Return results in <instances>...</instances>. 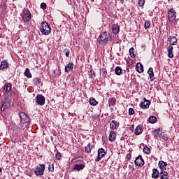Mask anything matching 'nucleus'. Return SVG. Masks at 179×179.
Instances as JSON below:
<instances>
[{
  "instance_id": "f257e3e1",
  "label": "nucleus",
  "mask_w": 179,
  "mask_h": 179,
  "mask_svg": "<svg viewBox=\"0 0 179 179\" xmlns=\"http://www.w3.org/2000/svg\"><path fill=\"white\" fill-rule=\"evenodd\" d=\"M19 116L20 120V129H24V128L30 125V117L24 112H20Z\"/></svg>"
},
{
  "instance_id": "f03ea898",
  "label": "nucleus",
  "mask_w": 179,
  "mask_h": 179,
  "mask_svg": "<svg viewBox=\"0 0 179 179\" xmlns=\"http://www.w3.org/2000/svg\"><path fill=\"white\" fill-rule=\"evenodd\" d=\"M109 40H110V33L107 31H103L101 34H100L99 38H97V41L100 44H106V43H108Z\"/></svg>"
},
{
  "instance_id": "7ed1b4c3",
  "label": "nucleus",
  "mask_w": 179,
  "mask_h": 179,
  "mask_svg": "<svg viewBox=\"0 0 179 179\" xmlns=\"http://www.w3.org/2000/svg\"><path fill=\"white\" fill-rule=\"evenodd\" d=\"M40 30L41 33L45 36H48V34L51 33V27H50V25H48V23L47 22H42L41 24Z\"/></svg>"
},
{
  "instance_id": "20e7f679",
  "label": "nucleus",
  "mask_w": 179,
  "mask_h": 179,
  "mask_svg": "<svg viewBox=\"0 0 179 179\" xmlns=\"http://www.w3.org/2000/svg\"><path fill=\"white\" fill-rule=\"evenodd\" d=\"M44 171H45V165L43 164H38L34 169V172L35 176H43L44 175Z\"/></svg>"
},
{
  "instance_id": "39448f33",
  "label": "nucleus",
  "mask_w": 179,
  "mask_h": 179,
  "mask_svg": "<svg viewBox=\"0 0 179 179\" xmlns=\"http://www.w3.org/2000/svg\"><path fill=\"white\" fill-rule=\"evenodd\" d=\"M22 19L24 22H30V20H31V13H30L29 9H23Z\"/></svg>"
},
{
  "instance_id": "423d86ee",
  "label": "nucleus",
  "mask_w": 179,
  "mask_h": 179,
  "mask_svg": "<svg viewBox=\"0 0 179 179\" xmlns=\"http://www.w3.org/2000/svg\"><path fill=\"white\" fill-rule=\"evenodd\" d=\"M36 106H44L45 104V97L43 94H38L36 96Z\"/></svg>"
},
{
  "instance_id": "0eeeda50",
  "label": "nucleus",
  "mask_w": 179,
  "mask_h": 179,
  "mask_svg": "<svg viewBox=\"0 0 179 179\" xmlns=\"http://www.w3.org/2000/svg\"><path fill=\"white\" fill-rule=\"evenodd\" d=\"M106 155H107V152L106 151V150H104V148H99L98 150V157L96 159L95 162H99L100 160H101V159H103V157H104V156H106Z\"/></svg>"
},
{
  "instance_id": "6e6552de",
  "label": "nucleus",
  "mask_w": 179,
  "mask_h": 179,
  "mask_svg": "<svg viewBox=\"0 0 179 179\" xmlns=\"http://www.w3.org/2000/svg\"><path fill=\"white\" fill-rule=\"evenodd\" d=\"M134 164L138 167H143V166H145V160H143V158L142 157V155H138L135 161Z\"/></svg>"
},
{
  "instance_id": "1a4fd4ad",
  "label": "nucleus",
  "mask_w": 179,
  "mask_h": 179,
  "mask_svg": "<svg viewBox=\"0 0 179 179\" xmlns=\"http://www.w3.org/2000/svg\"><path fill=\"white\" fill-rule=\"evenodd\" d=\"M176 15H177V13L176 12V10L173 8H171L168 11V19H169V20H170V22H173V20L176 17Z\"/></svg>"
},
{
  "instance_id": "9d476101",
  "label": "nucleus",
  "mask_w": 179,
  "mask_h": 179,
  "mask_svg": "<svg viewBox=\"0 0 179 179\" xmlns=\"http://www.w3.org/2000/svg\"><path fill=\"white\" fill-rule=\"evenodd\" d=\"M143 100L144 101L141 103L140 107L141 108H143V110H146L147 108H149L150 101L147 100L146 98H144Z\"/></svg>"
},
{
  "instance_id": "9b49d317",
  "label": "nucleus",
  "mask_w": 179,
  "mask_h": 179,
  "mask_svg": "<svg viewBox=\"0 0 179 179\" xmlns=\"http://www.w3.org/2000/svg\"><path fill=\"white\" fill-rule=\"evenodd\" d=\"M8 68H9V63L6 60H3L0 64V71H6Z\"/></svg>"
},
{
  "instance_id": "f8f14e48",
  "label": "nucleus",
  "mask_w": 179,
  "mask_h": 179,
  "mask_svg": "<svg viewBox=\"0 0 179 179\" xmlns=\"http://www.w3.org/2000/svg\"><path fill=\"white\" fill-rule=\"evenodd\" d=\"M116 138H117V134H115V131H111L109 134L110 142H115Z\"/></svg>"
},
{
  "instance_id": "ddd939ff",
  "label": "nucleus",
  "mask_w": 179,
  "mask_h": 179,
  "mask_svg": "<svg viewBox=\"0 0 179 179\" xmlns=\"http://www.w3.org/2000/svg\"><path fill=\"white\" fill-rule=\"evenodd\" d=\"M158 166L161 171H164V170L166 169V167H167V162H165L164 161H159Z\"/></svg>"
},
{
  "instance_id": "4468645a",
  "label": "nucleus",
  "mask_w": 179,
  "mask_h": 179,
  "mask_svg": "<svg viewBox=\"0 0 179 179\" xmlns=\"http://www.w3.org/2000/svg\"><path fill=\"white\" fill-rule=\"evenodd\" d=\"M159 177H160V172L159 171V170H157V169H153L152 178L157 179V178H159Z\"/></svg>"
},
{
  "instance_id": "2eb2a0df",
  "label": "nucleus",
  "mask_w": 179,
  "mask_h": 179,
  "mask_svg": "<svg viewBox=\"0 0 179 179\" xmlns=\"http://www.w3.org/2000/svg\"><path fill=\"white\" fill-rule=\"evenodd\" d=\"M86 167V164H76L74 165L73 170H76L77 171H81V170H83Z\"/></svg>"
},
{
  "instance_id": "dca6fc26",
  "label": "nucleus",
  "mask_w": 179,
  "mask_h": 179,
  "mask_svg": "<svg viewBox=\"0 0 179 179\" xmlns=\"http://www.w3.org/2000/svg\"><path fill=\"white\" fill-rule=\"evenodd\" d=\"M160 179H169V173L167 171H161L159 172Z\"/></svg>"
},
{
  "instance_id": "f3484780",
  "label": "nucleus",
  "mask_w": 179,
  "mask_h": 179,
  "mask_svg": "<svg viewBox=\"0 0 179 179\" xmlns=\"http://www.w3.org/2000/svg\"><path fill=\"white\" fill-rule=\"evenodd\" d=\"M3 90L5 93H9L12 90V84L10 83H6Z\"/></svg>"
},
{
  "instance_id": "a211bd4d",
  "label": "nucleus",
  "mask_w": 179,
  "mask_h": 179,
  "mask_svg": "<svg viewBox=\"0 0 179 179\" xmlns=\"http://www.w3.org/2000/svg\"><path fill=\"white\" fill-rule=\"evenodd\" d=\"M168 41H169L170 45H176L177 44V38L176 36H170Z\"/></svg>"
},
{
  "instance_id": "6ab92c4d",
  "label": "nucleus",
  "mask_w": 179,
  "mask_h": 179,
  "mask_svg": "<svg viewBox=\"0 0 179 179\" xmlns=\"http://www.w3.org/2000/svg\"><path fill=\"white\" fill-rule=\"evenodd\" d=\"M148 73L150 78L151 82H153V80H155V73H153V69L152 67L148 69Z\"/></svg>"
},
{
  "instance_id": "aec40b11",
  "label": "nucleus",
  "mask_w": 179,
  "mask_h": 179,
  "mask_svg": "<svg viewBox=\"0 0 179 179\" xmlns=\"http://www.w3.org/2000/svg\"><path fill=\"white\" fill-rule=\"evenodd\" d=\"M71 69H73V63H69L67 65H66L64 71L65 72H66L67 73L69 72H71Z\"/></svg>"
},
{
  "instance_id": "412c9836",
  "label": "nucleus",
  "mask_w": 179,
  "mask_h": 179,
  "mask_svg": "<svg viewBox=\"0 0 179 179\" xmlns=\"http://www.w3.org/2000/svg\"><path fill=\"white\" fill-rule=\"evenodd\" d=\"M112 31L114 34H118L120 33V27L117 24H113L112 26Z\"/></svg>"
},
{
  "instance_id": "4be33fe9",
  "label": "nucleus",
  "mask_w": 179,
  "mask_h": 179,
  "mask_svg": "<svg viewBox=\"0 0 179 179\" xmlns=\"http://www.w3.org/2000/svg\"><path fill=\"white\" fill-rule=\"evenodd\" d=\"M162 132H163V131H162L160 130V129H157L152 131V134H153L155 138H160V134H162Z\"/></svg>"
},
{
  "instance_id": "5701e85b",
  "label": "nucleus",
  "mask_w": 179,
  "mask_h": 179,
  "mask_svg": "<svg viewBox=\"0 0 179 179\" xmlns=\"http://www.w3.org/2000/svg\"><path fill=\"white\" fill-rule=\"evenodd\" d=\"M136 69L138 73H142V72H143V65H142L141 63H137Z\"/></svg>"
},
{
  "instance_id": "b1692460",
  "label": "nucleus",
  "mask_w": 179,
  "mask_h": 179,
  "mask_svg": "<svg viewBox=\"0 0 179 179\" xmlns=\"http://www.w3.org/2000/svg\"><path fill=\"white\" fill-rule=\"evenodd\" d=\"M168 50V57L169 58H173L174 57V55L173 54V46L169 45L167 48Z\"/></svg>"
},
{
  "instance_id": "393cba45",
  "label": "nucleus",
  "mask_w": 179,
  "mask_h": 179,
  "mask_svg": "<svg viewBox=\"0 0 179 179\" xmlns=\"http://www.w3.org/2000/svg\"><path fill=\"white\" fill-rule=\"evenodd\" d=\"M115 73L117 75V76H121V75H122V69H121L120 66H117L115 69Z\"/></svg>"
},
{
  "instance_id": "a878e982",
  "label": "nucleus",
  "mask_w": 179,
  "mask_h": 179,
  "mask_svg": "<svg viewBox=\"0 0 179 179\" xmlns=\"http://www.w3.org/2000/svg\"><path fill=\"white\" fill-rule=\"evenodd\" d=\"M100 75L102 78H106V76H107V69L104 67L101 68L100 69Z\"/></svg>"
},
{
  "instance_id": "bb28decb",
  "label": "nucleus",
  "mask_w": 179,
  "mask_h": 179,
  "mask_svg": "<svg viewBox=\"0 0 179 179\" xmlns=\"http://www.w3.org/2000/svg\"><path fill=\"white\" fill-rule=\"evenodd\" d=\"M148 121L150 124H156V122H157V117L155 116H150Z\"/></svg>"
},
{
  "instance_id": "cd10ccee",
  "label": "nucleus",
  "mask_w": 179,
  "mask_h": 179,
  "mask_svg": "<svg viewBox=\"0 0 179 179\" xmlns=\"http://www.w3.org/2000/svg\"><path fill=\"white\" fill-rule=\"evenodd\" d=\"M141 132H142V127H141V125H138L135 129L134 134L135 135H141Z\"/></svg>"
},
{
  "instance_id": "c85d7f7f",
  "label": "nucleus",
  "mask_w": 179,
  "mask_h": 179,
  "mask_svg": "<svg viewBox=\"0 0 179 179\" xmlns=\"http://www.w3.org/2000/svg\"><path fill=\"white\" fill-rule=\"evenodd\" d=\"M159 138L160 139H163L164 142H167V141H169V136H167V134H163V132H161Z\"/></svg>"
},
{
  "instance_id": "c756f323",
  "label": "nucleus",
  "mask_w": 179,
  "mask_h": 179,
  "mask_svg": "<svg viewBox=\"0 0 179 179\" xmlns=\"http://www.w3.org/2000/svg\"><path fill=\"white\" fill-rule=\"evenodd\" d=\"M24 75V76L28 78V79H30V78H31V73H30V70L29 69V68H27L25 69Z\"/></svg>"
},
{
  "instance_id": "7c9ffc66",
  "label": "nucleus",
  "mask_w": 179,
  "mask_h": 179,
  "mask_svg": "<svg viewBox=\"0 0 179 179\" xmlns=\"http://www.w3.org/2000/svg\"><path fill=\"white\" fill-rule=\"evenodd\" d=\"M33 83L35 85V86H38L40 83H41V78H35L33 80Z\"/></svg>"
},
{
  "instance_id": "2f4dec72",
  "label": "nucleus",
  "mask_w": 179,
  "mask_h": 179,
  "mask_svg": "<svg viewBox=\"0 0 179 179\" xmlns=\"http://www.w3.org/2000/svg\"><path fill=\"white\" fill-rule=\"evenodd\" d=\"M92 149H93V145H91L90 143H89L85 147L86 153H90L92 152Z\"/></svg>"
},
{
  "instance_id": "473e14b6",
  "label": "nucleus",
  "mask_w": 179,
  "mask_h": 179,
  "mask_svg": "<svg viewBox=\"0 0 179 179\" xmlns=\"http://www.w3.org/2000/svg\"><path fill=\"white\" fill-rule=\"evenodd\" d=\"M110 129H117V122L115 120H113L110 123Z\"/></svg>"
},
{
  "instance_id": "72a5a7b5",
  "label": "nucleus",
  "mask_w": 179,
  "mask_h": 179,
  "mask_svg": "<svg viewBox=\"0 0 179 179\" xmlns=\"http://www.w3.org/2000/svg\"><path fill=\"white\" fill-rule=\"evenodd\" d=\"M108 103L110 106H115L117 103V99H115V97H112L109 99Z\"/></svg>"
},
{
  "instance_id": "f704fd0d",
  "label": "nucleus",
  "mask_w": 179,
  "mask_h": 179,
  "mask_svg": "<svg viewBox=\"0 0 179 179\" xmlns=\"http://www.w3.org/2000/svg\"><path fill=\"white\" fill-rule=\"evenodd\" d=\"M99 102H97V101H96V99H94V98H90V104L91 106H97Z\"/></svg>"
},
{
  "instance_id": "c9c22d12",
  "label": "nucleus",
  "mask_w": 179,
  "mask_h": 179,
  "mask_svg": "<svg viewBox=\"0 0 179 179\" xmlns=\"http://www.w3.org/2000/svg\"><path fill=\"white\" fill-rule=\"evenodd\" d=\"M134 51H135V48H131L129 49V54H130V57L131 58H135V57H136V55H135V53L134 52Z\"/></svg>"
},
{
  "instance_id": "e433bc0d",
  "label": "nucleus",
  "mask_w": 179,
  "mask_h": 179,
  "mask_svg": "<svg viewBox=\"0 0 179 179\" xmlns=\"http://www.w3.org/2000/svg\"><path fill=\"white\" fill-rule=\"evenodd\" d=\"M143 152L146 155H150V148H149L148 146H145L143 148Z\"/></svg>"
},
{
  "instance_id": "4c0bfd02",
  "label": "nucleus",
  "mask_w": 179,
  "mask_h": 179,
  "mask_svg": "<svg viewBox=\"0 0 179 179\" xmlns=\"http://www.w3.org/2000/svg\"><path fill=\"white\" fill-rule=\"evenodd\" d=\"M63 52L65 54L66 57H67V58H69V54H71V51L69 50V49L65 48Z\"/></svg>"
},
{
  "instance_id": "58836bf2",
  "label": "nucleus",
  "mask_w": 179,
  "mask_h": 179,
  "mask_svg": "<svg viewBox=\"0 0 179 179\" xmlns=\"http://www.w3.org/2000/svg\"><path fill=\"white\" fill-rule=\"evenodd\" d=\"M144 27L145 29H149L150 27V21H145Z\"/></svg>"
},
{
  "instance_id": "ea45409f",
  "label": "nucleus",
  "mask_w": 179,
  "mask_h": 179,
  "mask_svg": "<svg viewBox=\"0 0 179 179\" xmlns=\"http://www.w3.org/2000/svg\"><path fill=\"white\" fill-rule=\"evenodd\" d=\"M49 171H51V173H54V164H50L48 166Z\"/></svg>"
},
{
  "instance_id": "a19ab883",
  "label": "nucleus",
  "mask_w": 179,
  "mask_h": 179,
  "mask_svg": "<svg viewBox=\"0 0 179 179\" xmlns=\"http://www.w3.org/2000/svg\"><path fill=\"white\" fill-rule=\"evenodd\" d=\"M57 160H61V158L62 157V154L61 152H57L55 156Z\"/></svg>"
},
{
  "instance_id": "79ce46f5",
  "label": "nucleus",
  "mask_w": 179,
  "mask_h": 179,
  "mask_svg": "<svg viewBox=\"0 0 179 179\" xmlns=\"http://www.w3.org/2000/svg\"><path fill=\"white\" fill-rule=\"evenodd\" d=\"M135 114V110H134V108H130L129 109V115H134Z\"/></svg>"
},
{
  "instance_id": "37998d69",
  "label": "nucleus",
  "mask_w": 179,
  "mask_h": 179,
  "mask_svg": "<svg viewBox=\"0 0 179 179\" xmlns=\"http://www.w3.org/2000/svg\"><path fill=\"white\" fill-rule=\"evenodd\" d=\"M145 5V0H138V6H143Z\"/></svg>"
},
{
  "instance_id": "c03bdc74",
  "label": "nucleus",
  "mask_w": 179,
  "mask_h": 179,
  "mask_svg": "<svg viewBox=\"0 0 179 179\" xmlns=\"http://www.w3.org/2000/svg\"><path fill=\"white\" fill-rule=\"evenodd\" d=\"M41 9H47V4L45 3H42L41 4Z\"/></svg>"
},
{
  "instance_id": "a18cd8bd",
  "label": "nucleus",
  "mask_w": 179,
  "mask_h": 179,
  "mask_svg": "<svg viewBox=\"0 0 179 179\" xmlns=\"http://www.w3.org/2000/svg\"><path fill=\"white\" fill-rule=\"evenodd\" d=\"M1 106L3 107V108H5L6 110V108H8V103H6V102H3Z\"/></svg>"
},
{
  "instance_id": "49530a36",
  "label": "nucleus",
  "mask_w": 179,
  "mask_h": 179,
  "mask_svg": "<svg viewBox=\"0 0 179 179\" xmlns=\"http://www.w3.org/2000/svg\"><path fill=\"white\" fill-rule=\"evenodd\" d=\"M131 157H132V155H131V153H128V154L127 155V156H126V159H127V160H129L130 159H131Z\"/></svg>"
},
{
  "instance_id": "de8ad7c7",
  "label": "nucleus",
  "mask_w": 179,
  "mask_h": 179,
  "mask_svg": "<svg viewBox=\"0 0 179 179\" xmlns=\"http://www.w3.org/2000/svg\"><path fill=\"white\" fill-rule=\"evenodd\" d=\"M68 3H69V5H72V3H75V0H66Z\"/></svg>"
},
{
  "instance_id": "09e8293b",
  "label": "nucleus",
  "mask_w": 179,
  "mask_h": 179,
  "mask_svg": "<svg viewBox=\"0 0 179 179\" xmlns=\"http://www.w3.org/2000/svg\"><path fill=\"white\" fill-rule=\"evenodd\" d=\"M93 75H94V73L90 71V76L91 78H93Z\"/></svg>"
},
{
  "instance_id": "8fccbe9b",
  "label": "nucleus",
  "mask_w": 179,
  "mask_h": 179,
  "mask_svg": "<svg viewBox=\"0 0 179 179\" xmlns=\"http://www.w3.org/2000/svg\"><path fill=\"white\" fill-rule=\"evenodd\" d=\"M120 141H125V136H122L120 138Z\"/></svg>"
},
{
  "instance_id": "3c124183",
  "label": "nucleus",
  "mask_w": 179,
  "mask_h": 179,
  "mask_svg": "<svg viewBox=\"0 0 179 179\" xmlns=\"http://www.w3.org/2000/svg\"><path fill=\"white\" fill-rule=\"evenodd\" d=\"M5 108H3V106H1V111H2V112H3V111H5Z\"/></svg>"
},
{
  "instance_id": "603ef678",
  "label": "nucleus",
  "mask_w": 179,
  "mask_h": 179,
  "mask_svg": "<svg viewBox=\"0 0 179 179\" xmlns=\"http://www.w3.org/2000/svg\"><path fill=\"white\" fill-rule=\"evenodd\" d=\"M120 3L124 4V0H120Z\"/></svg>"
},
{
  "instance_id": "864d4df0",
  "label": "nucleus",
  "mask_w": 179,
  "mask_h": 179,
  "mask_svg": "<svg viewBox=\"0 0 179 179\" xmlns=\"http://www.w3.org/2000/svg\"><path fill=\"white\" fill-rule=\"evenodd\" d=\"M0 173H2V168L0 167Z\"/></svg>"
},
{
  "instance_id": "5fc2aeb1",
  "label": "nucleus",
  "mask_w": 179,
  "mask_h": 179,
  "mask_svg": "<svg viewBox=\"0 0 179 179\" xmlns=\"http://www.w3.org/2000/svg\"><path fill=\"white\" fill-rule=\"evenodd\" d=\"M91 2H94V0H91Z\"/></svg>"
},
{
  "instance_id": "6e6d98bb",
  "label": "nucleus",
  "mask_w": 179,
  "mask_h": 179,
  "mask_svg": "<svg viewBox=\"0 0 179 179\" xmlns=\"http://www.w3.org/2000/svg\"><path fill=\"white\" fill-rule=\"evenodd\" d=\"M130 129H134V127H130Z\"/></svg>"
},
{
  "instance_id": "4d7b16f0",
  "label": "nucleus",
  "mask_w": 179,
  "mask_h": 179,
  "mask_svg": "<svg viewBox=\"0 0 179 179\" xmlns=\"http://www.w3.org/2000/svg\"><path fill=\"white\" fill-rule=\"evenodd\" d=\"M130 129H134V127H130Z\"/></svg>"
},
{
  "instance_id": "13d9d810",
  "label": "nucleus",
  "mask_w": 179,
  "mask_h": 179,
  "mask_svg": "<svg viewBox=\"0 0 179 179\" xmlns=\"http://www.w3.org/2000/svg\"><path fill=\"white\" fill-rule=\"evenodd\" d=\"M13 1H16V0H12Z\"/></svg>"
},
{
  "instance_id": "bf43d9fd",
  "label": "nucleus",
  "mask_w": 179,
  "mask_h": 179,
  "mask_svg": "<svg viewBox=\"0 0 179 179\" xmlns=\"http://www.w3.org/2000/svg\"><path fill=\"white\" fill-rule=\"evenodd\" d=\"M0 37H1V35H0Z\"/></svg>"
}]
</instances>
